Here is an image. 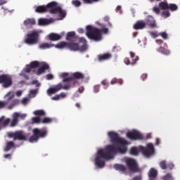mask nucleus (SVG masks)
<instances>
[{"instance_id": "473e14b6", "label": "nucleus", "mask_w": 180, "mask_h": 180, "mask_svg": "<svg viewBox=\"0 0 180 180\" xmlns=\"http://www.w3.org/2000/svg\"><path fill=\"white\" fill-rule=\"evenodd\" d=\"M167 9L172 11V12H174L175 11H178V6H176L175 4H169Z\"/></svg>"}, {"instance_id": "37998d69", "label": "nucleus", "mask_w": 180, "mask_h": 180, "mask_svg": "<svg viewBox=\"0 0 180 180\" xmlns=\"http://www.w3.org/2000/svg\"><path fill=\"white\" fill-rule=\"evenodd\" d=\"M162 179L163 180H174V178L172 177V175H171V174L168 173L162 177Z\"/></svg>"}, {"instance_id": "c756f323", "label": "nucleus", "mask_w": 180, "mask_h": 180, "mask_svg": "<svg viewBox=\"0 0 180 180\" xmlns=\"http://www.w3.org/2000/svg\"><path fill=\"white\" fill-rule=\"evenodd\" d=\"M168 6H169L168 3H167L165 1H161L160 3H159V8H160V9H162V11L168 10Z\"/></svg>"}, {"instance_id": "a878e982", "label": "nucleus", "mask_w": 180, "mask_h": 180, "mask_svg": "<svg viewBox=\"0 0 180 180\" xmlns=\"http://www.w3.org/2000/svg\"><path fill=\"white\" fill-rule=\"evenodd\" d=\"M114 168L116 169V171H120V172H122V174H124V172H126L127 170L126 166L120 164L114 165Z\"/></svg>"}, {"instance_id": "49530a36", "label": "nucleus", "mask_w": 180, "mask_h": 180, "mask_svg": "<svg viewBox=\"0 0 180 180\" xmlns=\"http://www.w3.org/2000/svg\"><path fill=\"white\" fill-rule=\"evenodd\" d=\"M159 36H161V37H162V39H164L165 40H167V39H168V34H167V32H161L159 34Z\"/></svg>"}, {"instance_id": "aec40b11", "label": "nucleus", "mask_w": 180, "mask_h": 180, "mask_svg": "<svg viewBox=\"0 0 180 180\" xmlns=\"http://www.w3.org/2000/svg\"><path fill=\"white\" fill-rule=\"evenodd\" d=\"M148 180H155L157 179V176L158 175V171H157L154 168H151L148 173Z\"/></svg>"}, {"instance_id": "423d86ee", "label": "nucleus", "mask_w": 180, "mask_h": 180, "mask_svg": "<svg viewBox=\"0 0 180 180\" xmlns=\"http://www.w3.org/2000/svg\"><path fill=\"white\" fill-rule=\"evenodd\" d=\"M39 37L40 35L37 31H32L25 35L24 43H25V44H28L29 46L37 44V43H39Z\"/></svg>"}, {"instance_id": "e433bc0d", "label": "nucleus", "mask_w": 180, "mask_h": 180, "mask_svg": "<svg viewBox=\"0 0 180 180\" xmlns=\"http://www.w3.org/2000/svg\"><path fill=\"white\" fill-rule=\"evenodd\" d=\"M158 53H162V54H169V52L168 51H167V49H165V48L160 46L158 49Z\"/></svg>"}, {"instance_id": "0e129e2a", "label": "nucleus", "mask_w": 180, "mask_h": 180, "mask_svg": "<svg viewBox=\"0 0 180 180\" xmlns=\"http://www.w3.org/2000/svg\"><path fill=\"white\" fill-rule=\"evenodd\" d=\"M150 36L152 37H153L154 39H155L156 37H158V34H157V33L153 32H150Z\"/></svg>"}, {"instance_id": "dca6fc26", "label": "nucleus", "mask_w": 180, "mask_h": 180, "mask_svg": "<svg viewBox=\"0 0 180 180\" xmlns=\"http://www.w3.org/2000/svg\"><path fill=\"white\" fill-rule=\"evenodd\" d=\"M72 82H73V84H72V88H74V86H75V84L77 82V81H75V80L76 79H84V78H85V76L82 72H76L72 74Z\"/></svg>"}, {"instance_id": "603ef678", "label": "nucleus", "mask_w": 180, "mask_h": 180, "mask_svg": "<svg viewBox=\"0 0 180 180\" xmlns=\"http://www.w3.org/2000/svg\"><path fill=\"white\" fill-rule=\"evenodd\" d=\"M101 84L102 85H103V86H105V89L108 88V86H109V83L106 80H103L101 82Z\"/></svg>"}, {"instance_id": "393cba45", "label": "nucleus", "mask_w": 180, "mask_h": 180, "mask_svg": "<svg viewBox=\"0 0 180 180\" xmlns=\"http://www.w3.org/2000/svg\"><path fill=\"white\" fill-rule=\"evenodd\" d=\"M49 39L51 41H57L61 39V35L56 33H51L49 34Z\"/></svg>"}, {"instance_id": "c85d7f7f", "label": "nucleus", "mask_w": 180, "mask_h": 180, "mask_svg": "<svg viewBox=\"0 0 180 180\" xmlns=\"http://www.w3.org/2000/svg\"><path fill=\"white\" fill-rule=\"evenodd\" d=\"M56 49H68V43L65 41H62L56 45H55Z\"/></svg>"}, {"instance_id": "58836bf2", "label": "nucleus", "mask_w": 180, "mask_h": 180, "mask_svg": "<svg viewBox=\"0 0 180 180\" xmlns=\"http://www.w3.org/2000/svg\"><path fill=\"white\" fill-rule=\"evenodd\" d=\"M7 105H8V101H0V110L2 109H5Z\"/></svg>"}, {"instance_id": "bf43d9fd", "label": "nucleus", "mask_w": 180, "mask_h": 180, "mask_svg": "<svg viewBox=\"0 0 180 180\" xmlns=\"http://www.w3.org/2000/svg\"><path fill=\"white\" fill-rule=\"evenodd\" d=\"M67 97V94L64 92H62L59 94V98L60 99V98H64Z\"/></svg>"}, {"instance_id": "338daca9", "label": "nucleus", "mask_w": 180, "mask_h": 180, "mask_svg": "<svg viewBox=\"0 0 180 180\" xmlns=\"http://www.w3.org/2000/svg\"><path fill=\"white\" fill-rule=\"evenodd\" d=\"M116 82H117V79L116 78H114V79H112L111 80L110 84H111L112 85H115V84H116Z\"/></svg>"}, {"instance_id": "4be33fe9", "label": "nucleus", "mask_w": 180, "mask_h": 180, "mask_svg": "<svg viewBox=\"0 0 180 180\" xmlns=\"http://www.w3.org/2000/svg\"><path fill=\"white\" fill-rule=\"evenodd\" d=\"M50 66L49 64L44 63L41 68H39L37 71L35 72L37 75H41V74H44L46 72V70H49Z\"/></svg>"}, {"instance_id": "2f4dec72", "label": "nucleus", "mask_w": 180, "mask_h": 180, "mask_svg": "<svg viewBox=\"0 0 180 180\" xmlns=\"http://www.w3.org/2000/svg\"><path fill=\"white\" fill-rule=\"evenodd\" d=\"M34 115L40 117L41 116H44L46 115V112H44V110H37L34 112Z\"/></svg>"}, {"instance_id": "20e7f679", "label": "nucleus", "mask_w": 180, "mask_h": 180, "mask_svg": "<svg viewBox=\"0 0 180 180\" xmlns=\"http://www.w3.org/2000/svg\"><path fill=\"white\" fill-rule=\"evenodd\" d=\"M86 36L89 39L91 40H95L96 41H99L102 40V34L101 33V30L93 27L92 25H87L86 27Z\"/></svg>"}, {"instance_id": "bb28decb", "label": "nucleus", "mask_w": 180, "mask_h": 180, "mask_svg": "<svg viewBox=\"0 0 180 180\" xmlns=\"http://www.w3.org/2000/svg\"><path fill=\"white\" fill-rule=\"evenodd\" d=\"M11 148H15V142L12 141H7L4 148V151L7 153L8 151H10Z\"/></svg>"}, {"instance_id": "2eb2a0df", "label": "nucleus", "mask_w": 180, "mask_h": 180, "mask_svg": "<svg viewBox=\"0 0 180 180\" xmlns=\"http://www.w3.org/2000/svg\"><path fill=\"white\" fill-rule=\"evenodd\" d=\"M61 89H64V87H63V84L59 83L57 85H56L54 87H51L47 90V94L49 96H51V95H54V94H57L59 91H61Z\"/></svg>"}, {"instance_id": "052dcab7", "label": "nucleus", "mask_w": 180, "mask_h": 180, "mask_svg": "<svg viewBox=\"0 0 180 180\" xmlns=\"http://www.w3.org/2000/svg\"><path fill=\"white\" fill-rule=\"evenodd\" d=\"M174 163H169L167 164V168H169V169H174Z\"/></svg>"}, {"instance_id": "4468645a", "label": "nucleus", "mask_w": 180, "mask_h": 180, "mask_svg": "<svg viewBox=\"0 0 180 180\" xmlns=\"http://www.w3.org/2000/svg\"><path fill=\"white\" fill-rule=\"evenodd\" d=\"M129 54L132 60L130 61V59H129V58H125L124 60V63L127 65H134L137 63V61H139V56H136V53H133L132 51H130Z\"/></svg>"}, {"instance_id": "4c0bfd02", "label": "nucleus", "mask_w": 180, "mask_h": 180, "mask_svg": "<svg viewBox=\"0 0 180 180\" xmlns=\"http://www.w3.org/2000/svg\"><path fill=\"white\" fill-rule=\"evenodd\" d=\"M160 167L162 169H167V161L162 160V162H160Z\"/></svg>"}, {"instance_id": "774afa93", "label": "nucleus", "mask_w": 180, "mask_h": 180, "mask_svg": "<svg viewBox=\"0 0 180 180\" xmlns=\"http://www.w3.org/2000/svg\"><path fill=\"white\" fill-rule=\"evenodd\" d=\"M84 91V86H80L78 89V92H79V94H82Z\"/></svg>"}, {"instance_id": "b1692460", "label": "nucleus", "mask_w": 180, "mask_h": 180, "mask_svg": "<svg viewBox=\"0 0 180 180\" xmlns=\"http://www.w3.org/2000/svg\"><path fill=\"white\" fill-rule=\"evenodd\" d=\"M111 58H112V55L109 53L100 54L98 56V60L101 63H102V61H107L108 60H110Z\"/></svg>"}, {"instance_id": "8fccbe9b", "label": "nucleus", "mask_w": 180, "mask_h": 180, "mask_svg": "<svg viewBox=\"0 0 180 180\" xmlns=\"http://www.w3.org/2000/svg\"><path fill=\"white\" fill-rule=\"evenodd\" d=\"M153 12H155V13H156V15H160V8L158 7H154L153 8Z\"/></svg>"}, {"instance_id": "f03ea898", "label": "nucleus", "mask_w": 180, "mask_h": 180, "mask_svg": "<svg viewBox=\"0 0 180 180\" xmlns=\"http://www.w3.org/2000/svg\"><path fill=\"white\" fill-rule=\"evenodd\" d=\"M58 5L57 2L51 1L46 6H37L35 12L37 13H46V12H49V13H51L52 15H57V13H59V18H60V19H64L67 15V13Z\"/></svg>"}, {"instance_id": "3c124183", "label": "nucleus", "mask_w": 180, "mask_h": 180, "mask_svg": "<svg viewBox=\"0 0 180 180\" xmlns=\"http://www.w3.org/2000/svg\"><path fill=\"white\" fill-rule=\"evenodd\" d=\"M53 79H54V76L52 74L46 75V79H48V81H50Z\"/></svg>"}, {"instance_id": "ddd939ff", "label": "nucleus", "mask_w": 180, "mask_h": 180, "mask_svg": "<svg viewBox=\"0 0 180 180\" xmlns=\"http://www.w3.org/2000/svg\"><path fill=\"white\" fill-rule=\"evenodd\" d=\"M127 137L130 140H144V136L136 130H133L127 133Z\"/></svg>"}, {"instance_id": "69168bd1", "label": "nucleus", "mask_w": 180, "mask_h": 180, "mask_svg": "<svg viewBox=\"0 0 180 180\" xmlns=\"http://www.w3.org/2000/svg\"><path fill=\"white\" fill-rule=\"evenodd\" d=\"M4 158H8L9 160H11L12 158V155L11 154H6L4 155Z\"/></svg>"}, {"instance_id": "f8f14e48", "label": "nucleus", "mask_w": 180, "mask_h": 180, "mask_svg": "<svg viewBox=\"0 0 180 180\" xmlns=\"http://www.w3.org/2000/svg\"><path fill=\"white\" fill-rule=\"evenodd\" d=\"M0 84H2L3 88H10V86H12V84H13L12 76L6 74L1 75Z\"/></svg>"}, {"instance_id": "a18cd8bd", "label": "nucleus", "mask_w": 180, "mask_h": 180, "mask_svg": "<svg viewBox=\"0 0 180 180\" xmlns=\"http://www.w3.org/2000/svg\"><path fill=\"white\" fill-rule=\"evenodd\" d=\"M162 15L165 18H169V16H171V13H169V11H165L162 13Z\"/></svg>"}, {"instance_id": "f3484780", "label": "nucleus", "mask_w": 180, "mask_h": 180, "mask_svg": "<svg viewBox=\"0 0 180 180\" xmlns=\"http://www.w3.org/2000/svg\"><path fill=\"white\" fill-rule=\"evenodd\" d=\"M146 25H148V26H149V27H151L152 29L157 27V24L155 23V20L151 15L148 16L146 21Z\"/></svg>"}, {"instance_id": "6ab92c4d", "label": "nucleus", "mask_w": 180, "mask_h": 180, "mask_svg": "<svg viewBox=\"0 0 180 180\" xmlns=\"http://www.w3.org/2000/svg\"><path fill=\"white\" fill-rule=\"evenodd\" d=\"M19 112H14L13 114V120L10 122L11 127H15V126H18V123H19Z\"/></svg>"}, {"instance_id": "0eeeda50", "label": "nucleus", "mask_w": 180, "mask_h": 180, "mask_svg": "<svg viewBox=\"0 0 180 180\" xmlns=\"http://www.w3.org/2000/svg\"><path fill=\"white\" fill-rule=\"evenodd\" d=\"M5 98H7V101H6V102H8V105L7 107V109L8 110L13 109L15 106H18V105L20 103V101L18 99L13 100L15 98V93L13 91H9L8 94H6Z\"/></svg>"}, {"instance_id": "9b49d317", "label": "nucleus", "mask_w": 180, "mask_h": 180, "mask_svg": "<svg viewBox=\"0 0 180 180\" xmlns=\"http://www.w3.org/2000/svg\"><path fill=\"white\" fill-rule=\"evenodd\" d=\"M139 150L143 153L145 157H151L155 153L153 143H148L146 147L139 146Z\"/></svg>"}, {"instance_id": "7c9ffc66", "label": "nucleus", "mask_w": 180, "mask_h": 180, "mask_svg": "<svg viewBox=\"0 0 180 180\" xmlns=\"http://www.w3.org/2000/svg\"><path fill=\"white\" fill-rule=\"evenodd\" d=\"M51 47H54V44L44 43L39 45V49H42V50H46V49H50Z\"/></svg>"}, {"instance_id": "7ed1b4c3", "label": "nucleus", "mask_w": 180, "mask_h": 180, "mask_svg": "<svg viewBox=\"0 0 180 180\" xmlns=\"http://www.w3.org/2000/svg\"><path fill=\"white\" fill-rule=\"evenodd\" d=\"M48 133L47 129L46 128H35L32 130L33 135L30 137L29 141L30 143H37L39 139H44Z\"/></svg>"}, {"instance_id": "f257e3e1", "label": "nucleus", "mask_w": 180, "mask_h": 180, "mask_svg": "<svg viewBox=\"0 0 180 180\" xmlns=\"http://www.w3.org/2000/svg\"><path fill=\"white\" fill-rule=\"evenodd\" d=\"M108 136L112 144L115 146H121L119 147L115 145H108L105 146V149H100L97 151V156L95 158L96 165L98 168H103L105 167V160L107 161L112 160L115 154H125L127 151V141L123 138L119 136V134L115 131H109Z\"/></svg>"}, {"instance_id": "c9c22d12", "label": "nucleus", "mask_w": 180, "mask_h": 180, "mask_svg": "<svg viewBox=\"0 0 180 180\" xmlns=\"http://www.w3.org/2000/svg\"><path fill=\"white\" fill-rule=\"evenodd\" d=\"M38 22L40 26H41L43 25H49V20H47L46 18H40Z\"/></svg>"}, {"instance_id": "9d476101", "label": "nucleus", "mask_w": 180, "mask_h": 180, "mask_svg": "<svg viewBox=\"0 0 180 180\" xmlns=\"http://www.w3.org/2000/svg\"><path fill=\"white\" fill-rule=\"evenodd\" d=\"M68 75H70V73L67 72H63L60 75V77L63 78V82H67L66 84H64L63 86L65 91H68V89H71L72 85L74 84L72 76L68 77Z\"/></svg>"}, {"instance_id": "a211bd4d", "label": "nucleus", "mask_w": 180, "mask_h": 180, "mask_svg": "<svg viewBox=\"0 0 180 180\" xmlns=\"http://www.w3.org/2000/svg\"><path fill=\"white\" fill-rule=\"evenodd\" d=\"M23 24L27 29H32L36 25V20L34 18H27L24 20Z\"/></svg>"}, {"instance_id": "09e8293b", "label": "nucleus", "mask_w": 180, "mask_h": 180, "mask_svg": "<svg viewBox=\"0 0 180 180\" xmlns=\"http://www.w3.org/2000/svg\"><path fill=\"white\" fill-rule=\"evenodd\" d=\"M100 89H101V86L100 85H96L94 86V91L95 94H98V92H99Z\"/></svg>"}, {"instance_id": "f704fd0d", "label": "nucleus", "mask_w": 180, "mask_h": 180, "mask_svg": "<svg viewBox=\"0 0 180 180\" xmlns=\"http://www.w3.org/2000/svg\"><path fill=\"white\" fill-rule=\"evenodd\" d=\"M51 122H53V118L51 117H44L41 120V123H43V124H47L49 123H51Z\"/></svg>"}, {"instance_id": "a19ab883", "label": "nucleus", "mask_w": 180, "mask_h": 180, "mask_svg": "<svg viewBox=\"0 0 180 180\" xmlns=\"http://www.w3.org/2000/svg\"><path fill=\"white\" fill-rule=\"evenodd\" d=\"M32 123H41V119L40 118V117H34L32 118Z\"/></svg>"}, {"instance_id": "ea45409f", "label": "nucleus", "mask_w": 180, "mask_h": 180, "mask_svg": "<svg viewBox=\"0 0 180 180\" xmlns=\"http://www.w3.org/2000/svg\"><path fill=\"white\" fill-rule=\"evenodd\" d=\"M130 154L131 155H139V150L136 148H131L130 150Z\"/></svg>"}, {"instance_id": "5701e85b", "label": "nucleus", "mask_w": 180, "mask_h": 180, "mask_svg": "<svg viewBox=\"0 0 180 180\" xmlns=\"http://www.w3.org/2000/svg\"><path fill=\"white\" fill-rule=\"evenodd\" d=\"M135 30H141L146 27V22L138 20L133 26Z\"/></svg>"}, {"instance_id": "39448f33", "label": "nucleus", "mask_w": 180, "mask_h": 180, "mask_svg": "<svg viewBox=\"0 0 180 180\" xmlns=\"http://www.w3.org/2000/svg\"><path fill=\"white\" fill-rule=\"evenodd\" d=\"M79 43H82V46L79 47V44L69 42L68 43V49H70L71 51H86L88 50V45L86 44V39L84 37L79 38Z\"/></svg>"}, {"instance_id": "412c9836", "label": "nucleus", "mask_w": 180, "mask_h": 180, "mask_svg": "<svg viewBox=\"0 0 180 180\" xmlns=\"http://www.w3.org/2000/svg\"><path fill=\"white\" fill-rule=\"evenodd\" d=\"M11 123V118L5 119V116L0 117V130L6 127Z\"/></svg>"}, {"instance_id": "4d7b16f0", "label": "nucleus", "mask_w": 180, "mask_h": 180, "mask_svg": "<svg viewBox=\"0 0 180 180\" xmlns=\"http://www.w3.org/2000/svg\"><path fill=\"white\" fill-rule=\"evenodd\" d=\"M52 101H59L60 94L56 95L55 96L51 98Z\"/></svg>"}, {"instance_id": "cd10ccee", "label": "nucleus", "mask_w": 180, "mask_h": 180, "mask_svg": "<svg viewBox=\"0 0 180 180\" xmlns=\"http://www.w3.org/2000/svg\"><path fill=\"white\" fill-rule=\"evenodd\" d=\"M74 39H77V37H75V32H69L67 33L66 40L68 41H72Z\"/></svg>"}, {"instance_id": "e2e57ef3", "label": "nucleus", "mask_w": 180, "mask_h": 180, "mask_svg": "<svg viewBox=\"0 0 180 180\" xmlns=\"http://www.w3.org/2000/svg\"><path fill=\"white\" fill-rule=\"evenodd\" d=\"M132 180H142L141 176H135L132 178Z\"/></svg>"}, {"instance_id": "5fc2aeb1", "label": "nucleus", "mask_w": 180, "mask_h": 180, "mask_svg": "<svg viewBox=\"0 0 180 180\" xmlns=\"http://www.w3.org/2000/svg\"><path fill=\"white\" fill-rule=\"evenodd\" d=\"M32 68H30V65H29L27 66V68H26L25 69V72L29 73V72H32Z\"/></svg>"}, {"instance_id": "c03bdc74", "label": "nucleus", "mask_w": 180, "mask_h": 180, "mask_svg": "<svg viewBox=\"0 0 180 180\" xmlns=\"http://www.w3.org/2000/svg\"><path fill=\"white\" fill-rule=\"evenodd\" d=\"M72 4L74 6H76V8L81 6L82 5V3L79 0H74L72 1Z\"/></svg>"}, {"instance_id": "de8ad7c7", "label": "nucleus", "mask_w": 180, "mask_h": 180, "mask_svg": "<svg viewBox=\"0 0 180 180\" xmlns=\"http://www.w3.org/2000/svg\"><path fill=\"white\" fill-rule=\"evenodd\" d=\"M32 85H36V87L37 88H39V86H40V83L39 82L38 80H33L32 82H31Z\"/></svg>"}, {"instance_id": "72a5a7b5", "label": "nucleus", "mask_w": 180, "mask_h": 180, "mask_svg": "<svg viewBox=\"0 0 180 180\" xmlns=\"http://www.w3.org/2000/svg\"><path fill=\"white\" fill-rule=\"evenodd\" d=\"M40 65V62L37 61V60H34L30 63V68H37V67H39Z\"/></svg>"}, {"instance_id": "864d4df0", "label": "nucleus", "mask_w": 180, "mask_h": 180, "mask_svg": "<svg viewBox=\"0 0 180 180\" xmlns=\"http://www.w3.org/2000/svg\"><path fill=\"white\" fill-rule=\"evenodd\" d=\"M37 89H32L30 91V95H36L37 94Z\"/></svg>"}, {"instance_id": "1a4fd4ad", "label": "nucleus", "mask_w": 180, "mask_h": 180, "mask_svg": "<svg viewBox=\"0 0 180 180\" xmlns=\"http://www.w3.org/2000/svg\"><path fill=\"white\" fill-rule=\"evenodd\" d=\"M125 164L131 172L137 173L140 172V167H139V164L137 161L133 158H127L125 160Z\"/></svg>"}, {"instance_id": "13d9d810", "label": "nucleus", "mask_w": 180, "mask_h": 180, "mask_svg": "<svg viewBox=\"0 0 180 180\" xmlns=\"http://www.w3.org/2000/svg\"><path fill=\"white\" fill-rule=\"evenodd\" d=\"M101 30V33H105V34H106V33H108V32H109V30L108 28H103Z\"/></svg>"}, {"instance_id": "6e6d98bb", "label": "nucleus", "mask_w": 180, "mask_h": 180, "mask_svg": "<svg viewBox=\"0 0 180 180\" xmlns=\"http://www.w3.org/2000/svg\"><path fill=\"white\" fill-rule=\"evenodd\" d=\"M28 102H29V99L27 98H25L22 100V105H27Z\"/></svg>"}, {"instance_id": "6e6552de", "label": "nucleus", "mask_w": 180, "mask_h": 180, "mask_svg": "<svg viewBox=\"0 0 180 180\" xmlns=\"http://www.w3.org/2000/svg\"><path fill=\"white\" fill-rule=\"evenodd\" d=\"M7 136L9 139H13L14 141H16V140H19L20 141H26V140H27L26 134H25V131L22 130L16 131L15 132H8Z\"/></svg>"}, {"instance_id": "79ce46f5", "label": "nucleus", "mask_w": 180, "mask_h": 180, "mask_svg": "<svg viewBox=\"0 0 180 180\" xmlns=\"http://www.w3.org/2000/svg\"><path fill=\"white\" fill-rule=\"evenodd\" d=\"M82 1H83L84 4H87L89 5L95 4L96 2H99V0H82Z\"/></svg>"}, {"instance_id": "680f3d73", "label": "nucleus", "mask_w": 180, "mask_h": 180, "mask_svg": "<svg viewBox=\"0 0 180 180\" xmlns=\"http://www.w3.org/2000/svg\"><path fill=\"white\" fill-rule=\"evenodd\" d=\"M147 77H148L147 74L143 73V74L141 76V79H142L143 81H145V79H147Z\"/></svg>"}]
</instances>
